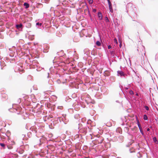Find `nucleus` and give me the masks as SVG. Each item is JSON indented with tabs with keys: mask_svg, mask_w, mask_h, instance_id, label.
I'll list each match as a JSON object with an SVG mask.
<instances>
[{
	"mask_svg": "<svg viewBox=\"0 0 158 158\" xmlns=\"http://www.w3.org/2000/svg\"><path fill=\"white\" fill-rule=\"evenodd\" d=\"M0 145L2 147H4L5 146V144L2 143H0Z\"/></svg>",
	"mask_w": 158,
	"mask_h": 158,
	"instance_id": "c85d7f7f",
	"label": "nucleus"
},
{
	"mask_svg": "<svg viewBox=\"0 0 158 158\" xmlns=\"http://www.w3.org/2000/svg\"><path fill=\"white\" fill-rule=\"evenodd\" d=\"M36 25H39L40 26H41V25H42V23H36Z\"/></svg>",
	"mask_w": 158,
	"mask_h": 158,
	"instance_id": "72a5a7b5",
	"label": "nucleus"
},
{
	"mask_svg": "<svg viewBox=\"0 0 158 158\" xmlns=\"http://www.w3.org/2000/svg\"><path fill=\"white\" fill-rule=\"evenodd\" d=\"M137 50L139 52V54L141 55L143 58V55H145V54L144 47L143 45H141L140 47L138 48Z\"/></svg>",
	"mask_w": 158,
	"mask_h": 158,
	"instance_id": "20e7f679",
	"label": "nucleus"
},
{
	"mask_svg": "<svg viewBox=\"0 0 158 158\" xmlns=\"http://www.w3.org/2000/svg\"><path fill=\"white\" fill-rule=\"evenodd\" d=\"M84 106H85L84 104ZM85 106H84V107H85Z\"/></svg>",
	"mask_w": 158,
	"mask_h": 158,
	"instance_id": "864d4df0",
	"label": "nucleus"
},
{
	"mask_svg": "<svg viewBox=\"0 0 158 158\" xmlns=\"http://www.w3.org/2000/svg\"><path fill=\"white\" fill-rule=\"evenodd\" d=\"M118 40L119 42L120 43V44L119 45V47L120 48H121V46H122V45L121 44V43L122 42V40Z\"/></svg>",
	"mask_w": 158,
	"mask_h": 158,
	"instance_id": "c756f323",
	"label": "nucleus"
},
{
	"mask_svg": "<svg viewBox=\"0 0 158 158\" xmlns=\"http://www.w3.org/2000/svg\"><path fill=\"white\" fill-rule=\"evenodd\" d=\"M82 7L84 9L85 8V7H84V4L83 5V6H82Z\"/></svg>",
	"mask_w": 158,
	"mask_h": 158,
	"instance_id": "c03bdc74",
	"label": "nucleus"
},
{
	"mask_svg": "<svg viewBox=\"0 0 158 158\" xmlns=\"http://www.w3.org/2000/svg\"><path fill=\"white\" fill-rule=\"evenodd\" d=\"M96 44L98 46H100L101 45V42L99 41L98 40L96 43Z\"/></svg>",
	"mask_w": 158,
	"mask_h": 158,
	"instance_id": "412c9836",
	"label": "nucleus"
},
{
	"mask_svg": "<svg viewBox=\"0 0 158 158\" xmlns=\"http://www.w3.org/2000/svg\"><path fill=\"white\" fill-rule=\"evenodd\" d=\"M78 133L80 135H85L86 134L88 130H89V127L87 125H83L81 123L78 124Z\"/></svg>",
	"mask_w": 158,
	"mask_h": 158,
	"instance_id": "f03ea898",
	"label": "nucleus"
},
{
	"mask_svg": "<svg viewBox=\"0 0 158 158\" xmlns=\"http://www.w3.org/2000/svg\"><path fill=\"white\" fill-rule=\"evenodd\" d=\"M117 75L118 76H120L121 77H122L124 75V73L122 71H117Z\"/></svg>",
	"mask_w": 158,
	"mask_h": 158,
	"instance_id": "1a4fd4ad",
	"label": "nucleus"
},
{
	"mask_svg": "<svg viewBox=\"0 0 158 158\" xmlns=\"http://www.w3.org/2000/svg\"><path fill=\"white\" fill-rule=\"evenodd\" d=\"M129 150L130 151V153H133V152H134V151H131L130 149Z\"/></svg>",
	"mask_w": 158,
	"mask_h": 158,
	"instance_id": "79ce46f5",
	"label": "nucleus"
},
{
	"mask_svg": "<svg viewBox=\"0 0 158 158\" xmlns=\"http://www.w3.org/2000/svg\"><path fill=\"white\" fill-rule=\"evenodd\" d=\"M110 81L111 82H113L115 81V78L114 77L111 76L110 77Z\"/></svg>",
	"mask_w": 158,
	"mask_h": 158,
	"instance_id": "4468645a",
	"label": "nucleus"
},
{
	"mask_svg": "<svg viewBox=\"0 0 158 158\" xmlns=\"http://www.w3.org/2000/svg\"><path fill=\"white\" fill-rule=\"evenodd\" d=\"M57 54L60 56H62L64 55V51L61 50L60 52H57Z\"/></svg>",
	"mask_w": 158,
	"mask_h": 158,
	"instance_id": "ddd939ff",
	"label": "nucleus"
},
{
	"mask_svg": "<svg viewBox=\"0 0 158 158\" xmlns=\"http://www.w3.org/2000/svg\"><path fill=\"white\" fill-rule=\"evenodd\" d=\"M144 107L146 109V110H147L148 111V110H149V108L148 107V106H144Z\"/></svg>",
	"mask_w": 158,
	"mask_h": 158,
	"instance_id": "cd10ccee",
	"label": "nucleus"
},
{
	"mask_svg": "<svg viewBox=\"0 0 158 158\" xmlns=\"http://www.w3.org/2000/svg\"><path fill=\"white\" fill-rule=\"evenodd\" d=\"M136 119L137 120V125L139 128V127H141V126L140 124L139 119L137 118H136Z\"/></svg>",
	"mask_w": 158,
	"mask_h": 158,
	"instance_id": "aec40b11",
	"label": "nucleus"
},
{
	"mask_svg": "<svg viewBox=\"0 0 158 158\" xmlns=\"http://www.w3.org/2000/svg\"><path fill=\"white\" fill-rule=\"evenodd\" d=\"M107 0V1H108V2H110V0Z\"/></svg>",
	"mask_w": 158,
	"mask_h": 158,
	"instance_id": "49530a36",
	"label": "nucleus"
},
{
	"mask_svg": "<svg viewBox=\"0 0 158 158\" xmlns=\"http://www.w3.org/2000/svg\"><path fill=\"white\" fill-rule=\"evenodd\" d=\"M147 131H150V129H149V128H148L147 129Z\"/></svg>",
	"mask_w": 158,
	"mask_h": 158,
	"instance_id": "a19ab883",
	"label": "nucleus"
},
{
	"mask_svg": "<svg viewBox=\"0 0 158 158\" xmlns=\"http://www.w3.org/2000/svg\"><path fill=\"white\" fill-rule=\"evenodd\" d=\"M123 141V136L120 135L118 137L117 139V141L119 143H121Z\"/></svg>",
	"mask_w": 158,
	"mask_h": 158,
	"instance_id": "6e6552de",
	"label": "nucleus"
},
{
	"mask_svg": "<svg viewBox=\"0 0 158 158\" xmlns=\"http://www.w3.org/2000/svg\"><path fill=\"white\" fill-rule=\"evenodd\" d=\"M56 82L58 84H60L61 83V81L60 79H58L56 81Z\"/></svg>",
	"mask_w": 158,
	"mask_h": 158,
	"instance_id": "2f4dec72",
	"label": "nucleus"
},
{
	"mask_svg": "<svg viewBox=\"0 0 158 158\" xmlns=\"http://www.w3.org/2000/svg\"><path fill=\"white\" fill-rule=\"evenodd\" d=\"M139 130H140V131L141 133V134H142V135H144V133L143 132V130H142V127H139Z\"/></svg>",
	"mask_w": 158,
	"mask_h": 158,
	"instance_id": "b1692460",
	"label": "nucleus"
},
{
	"mask_svg": "<svg viewBox=\"0 0 158 158\" xmlns=\"http://www.w3.org/2000/svg\"><path fill=\"white\" fill-rule=\"evenodd\" d=\"M104 140V138L102 136H100L98 137V139H97V141L99 143H101Z\"/></svg>",
	"mask_w": 158,
	"mask_h": 158,
	"instance_id": "9d476101",
	"label": "nucleus"
},
{
	"mask_svg": "<svg viewBox=\"0 0 158 158\" xmlns=\"http://www.w3.org/2000/svg\"><path fill=\"white\" fill-rule=\"evenodd\" d=\"M22 26V25L21 24H17L16 25V27L18 29L21 28Z\"/></svg>",
	"mask_w": 158,
	"mask_h": 158,
	"instance_id": "6ab92c4d",
	"label": "nucleus"
},
{
	"mask_svg": "<svg viewBox=\"0 0 158 158\" xmlns=\"http://www.w3.org/2000/svg\"><path fill=\"white\" fill-rule=\"evenodd\" d=\"M50 69V71H51V73L53 75L55 74L56 77H57L58 75L59 76V77L60 76V75L57 72L56 69H54L53 71H52V68Z\"/></svg>",
	"mask_w": 158,
	"mask_h": 158,
	"instance_id": "39448f33",
	"label": "nucleus"
},
{
	"mask_svg": "<svg viewBox=\"0 0 158 158\" xmlns=\"http://www.w3.org/2000/svg\"><path fill=\"white\" fill-rule=\"evenodd\" d=\"M48 78L49 77H51L49 75V73H48Z\"/></svg>",
	"mask_w": 158,
	"mask_h": 158,
	"instance_id": "37998d69",
	"label": "nucleus"
},
{
	"mask_svg": "<svg viewBox=\"0 0 158 158\" xmlns=\"http://www.w3.org/2000/svg\"><path fill=\"white\" fill-rule=\"evenodd\" d=\"M137 156L138 158H140L142 157V154L139 152L137 153Z\"/></svg>",
	"mask_w": 158,
	"mask_h": 158,
	"instance_id": "5701e85b",
	"label": "nucleus"
},
{
	"mask_svg": "<svg viewBox=\"0 0 158 158\" xmlns=\"http://www.w3.org/2000/svg\"><path fill=\"white\" fill-rule=\"evenodd\" d=\"M117 139H118V138L116 136H115L113 138V140L114 141H117Z\"/></svg>",
	"mask_w": 158,
	"mask_h": 158,
	"instance_id": "bb28decb",
	"label": "nucleus"
},
{
	"mask_svg": "<svg viewBox=\"0 0 158 158\" xmlns=\"http://www.w3.org/2000/svg\"><path fill=\"white\" fill-rule=\"evenodd\" d=\"M81 101H80L82 104H84L85 106H86V105H88L89 103H94L91 101L90 98V96L87 94L85 96H82L81 97Z\"/></svg>",
	"mask_w": 158,
	"mask_h": 158,
	"instance_id": "7ed1b4c3",
	"label": "nucleus"
},
{
	"mask_svg": "<svg viewBox=\"0 0 158 158\" xmlns=\"http://www.w3.org/2000/svg\"><path fill=\"white\" fill-rule=\"evenodd\" d=\"M62 121L63 122V123L65 124H66L68 121V119L66 118V115H63L62 117Z\"/></svg>",
	"mask_w": 158,
	"mask_h": 158,
	"instance_id": "423d86ee",
	"label": "nucleus"
},
{
	"mask_svg": "<svg viewBox=\"0 0 158 158\" xmlns=\"http://www.w3.org/2000/svg\"><path fill=\"white\" fill-rule=\"evenodd\" d=\"M89 4H92L93 3V0H88Z\"/></svg>",
	"mask_w": 158,
	"mask_h": 158,
	"instance_id": "7c9ffc66",
	"label": "nucleus"
},
{
	"mask_svg": "<svg viewBox=\"0 0 158 158\" xmlns=\"http://www.w3.org/2000/svg\"><path fill=\"white\" fill-rule=\"evenodd\" d=\"M155 60L156 61L158 60V54H157L156 55Z\"/></svg>",
	"mask_w": 158,
	"mask_h": 158,
	"instance_id": "393cba45",
	"label": "nucleus"
},
{
	"mask_svg": "<svg viewBox=\"0 0 158 158\" xmlns=\"http://www.w3.org/2000/svg\"><path fill=\"white\" fill-rule=\"evenodd\" d=\"M24 135H22L23 136Z\"/></svg>",
	"mask_w": 158,
	"mask_h": 158,
	"instance_id": "8fccbe9b",
	"label": "nucleus"
},
{
	"mask_svg": "<svg viewBox=\"0 0 158 158\" xmlns=\"http://www.w3.org/2000/svg\"><path fill=\"white\" fill-rule=\"evenodd\" d=\"M23 5L24 6H25L26 9L28 8L29 6V4L27 3H24Z\"/></svg>",
	"mask_w": 158,
	"mask_h": 158,
	"instance_id": "a211bd4d",
	"label": "nucleus"
},
{
	"mask_svg": "<svg viewBox=\"0 0 158 158\" xmlns=\"http://www.w3.org/2000/svg\"><path fill=\"white\" fill-rule=\"evenodd\" d=\"M100 40L101 41V42H102V40Z\"/></svg>",
	"mask_w": 158,
	"mask_h": 158,
	"instance_id": "603ef678",
	"label": "nucleus"
},
{
	"mask_svg": "<svg viewBox=\"0 0 158 158\" xmlns=\"http://www.w3.org/2000/svg\"><path fill=\"white\" fill-rule=\"evenodd\" d=\"M143 118L145 120L148 119L147 116L146 114H145L143 115Z\"/></svg>",
	"mask_w": 158,
	"mask_h": 158,
	"instance_id": "4be33fe9",
	"label": "nucleus"
},
{
	"mask_svg": "<svg viewBox=\"0 0 158 158\" xmlns=\"http://www.w3.org/2000/svg\"><path fill=\"white\" fill-rule=\"evenodd\" d=\"M48 52V50L44 49V50H43V52H44L46 53V52Z\"/></svg>",
	"mask_w": 158,
	"mask_h": 158,
	"instance_id": "c9c22d12",
	"label": "nucleus"
},
{
	"mask_svg": "<svg viewBox=\"0 0 158 158\" xmlns=\"http://www.w3.org/2000/svg\"><path fill=\"white\" fill-rule=\"evenodd\" d=\"M104 75L107 76H109L110 75V73L107 71H105L104 72Z\"/></svg>",
	"mask_w": 158,
	"mask_h": 158,
	"instance_id": "2eb2a0df",
	"label": "nucleus"
},
{
	"mask_svg": "<svg viewBox=\"0 0 158 158\" xmlns=\"http://www.w3.org/2000/svg\"><path fill=\"white\" fill-rule=\"evenodd\" d=\"M84 7H85V8L84 9L85 12L89 14V8L86 3L84 4Z\"/></svg>",
	"mask_w": 158,
	"mask_h": 158,
	"instance_id": "0eeeda50",
	"label": "nucleus"
},
{
	"mask_svg": "<svg viewBox=\"0 0 158 158\" xmlns=\"http://www.w3.org/2000/svg\"><path fill=\"white\" fill-rule=\"evenodd\" d=\"M111 48H112V47H111V46L110 45H109L108 46V49H110Z\"/></svg>",
	"mask_w": 158,
	"mask_h": 158,
	"instance_id": "e433bc0d",
	"label": "nucleus"
},
{
	"mask_svg": "<svg viewBox=\"0 0 158 158\" xmlns=\"http://www.w3.org/2000/svg\"><path fill=\"white\" fill-rule=\"evenodd\" d=\"M129 93L131 95H133L134 94L133 91L131 90L129 91Z\"/></svg>",
	"mask_w": 158,
	"mask_h": 158,
	"instance_id": "a878e982",
	"label": "nucleus"
},
{
	"mask_svg": "<svg viewBox=\"0 0 158 158\" xmlns=\"http://www.w3.org/2000/svg\"><path fill=\"white\" fill-rule=\"evenodd\" d=\"M105 20L107 22H108L109 21V19L107 17H105Z\"/></svg>",
	"mask_w": 158,
	"mask_h": 158,
	"instance_id": "f704fd0d",
	"label": "nucleus"
},
{
	"mask_svg": "<svg viewBox=\"0 0 158 158\" xmlns=\"http://www.w3.org/2000/svg\"><path fill=\"white\" fill-rule=\"evenodd\" d=\"M84 52H85V50H84Z\"/></svg>",
	"mask_w": 158,
	"mask_h": 158,
	"instance_id": "3c124183",
	"label": "nucleus"
},
{
	"mask_svg": "<svg viewBox=\"0 0 158 158\" xmlns=\"http://www.w3.org/2000/svg\"><path fill=\"white\" fill-rule=\"evenodd\" d=\"M114 40H116V38H115V39H114Z\"/></svg>",
	"mask_w": 158,
	"mask_h": 158,
	"instance_id": "09e8293b",
	"label": "nucleus"
},
{
	"mask_svg": "<svg viewBox=\"0 0 158 158\" xmlns=\"http://www.w3.org/2000/svg\"><path fill=\"white\" fill-rule=\"evenodd\" d=\"M129 87H126L125 88V90L126 91L128 89Z\"/></svg>",
	"mask_w": 158,
	"mask_h": 158,
	"instance_id": "4c0bfd02",
	"label": "nucleus"
},
{
	"mask_svg": "<svg viewBox=\"0 0 158 158\" xmlns=\"http://www.w3.org/2000/svg\"><path fill=\"white\" fill-rule=\"evenodd\" d=\"M153 141L155 143H158V141L157 139L156 138V137H154L153 138Z\"/></svg>",
	"mask_w": 158,
	"mask_h": 158,
	"instance_id": "dca6fc26",
	"label": "nucleus"
},
{
	"mask_svg": "<svg viewBox=\"0 0 158 158\" xmlns=\"http://www.w3.org/2000/svg\"><path fill=\"white\" fill-rule=\"evenodd\" d=\"M93 11V12H95L96 11V10L95 9H94Z\"/></svg>",
	"mask_w": 158,
	"mask_h": 158,
	"instance_id": "ea45409f",
	"label": "nucleus"
},
{
	"mask_svg": "<svg viewBox=\"0 0 158 158\" xmlns=\"http://www.w3.org/2000/svg\"><path fill=\"white\" fill-rule=\"evenodd\" d=\"M108 4H109V9L110 10V12H113V9L112 6V4L111 2H108Z\"/></svg>",
	"mask_w": 158,
	"mask_h": 158,
	"instance_id": "9b49d317",
	"label": "nucleus"
},
{
	"mask_svg": "<svg viewBox=\"0 0 158 158\" xmlns=\"http://www.w3.org/2000/svg\"><path fill=\"white\" fill-rule=\"evenodd\" d=\"M98 16L99 18L100 19H102V15L101 13L100 12H98Z\"/></svg>",
	"mask_w": 158,
	"mask_h": 158,
	"instance_id": "f3484780",
	"label": "nucleus"
},
{
	"mask_svg": "<svg viewBox=\"0 0 158 158\" xmlns=\"http://www.w3.org/2000/svg\"><path fill=\"white\" fill-rule=\"evenodd\" d=\"M127 76V74L124 73V75L123 76V77H124V78H126Z\"/></svg>",
	"mask_w": 158,
	"mask_h": 158,
	"instance_id": "473e14b6",
	"label": "nucleus"
},
{
	"mask_svg": "<svg viewBox=\"0 0 158 158\" xmlns=\"http://www.w3.org/2000/svg\"><path fill=\"white\" fill-rule=\"evenodd\" d=\"M17 103L16 105L13 104L12 105V108L9 109V110L11 112H13L16 113L18 114H19L21 112L23 108L19 105H17V104L20 103L21 102L20 98H19L17 101Z\"/></svg>",
	"mask_w": 158,
	"mask_h": 158,
	"instance_id": "f257e3e1",
	"label": "nucleus"
},
{
	"mask_svg": "<svg viewBox=\"0 0 158 158\" xmlns=\"http://www.w3.org/2000/svg\"><path fill=\"white\" fill-rule=\"evenodd\" d=\"M62 117H60L56 118H55V120H56L58 123L59 122H62Z\"/></svg>",
	"mask_w": 158,
	"mask_h": 158,
	"instance_id": "f8f14e48",
	"label": "nucleus"
},
{
	"mask_svg": "<svg viewBox=\"0 0 158 158\" xmlns=\"http://www.w3.org/2000/svg\"><path fill=\"white\" fill-rule=\"evenodd\" d=\"M136 95L137 96H138L139 95V94L138 93H136Z\"/></svg>",
	"mask_w": 158,
	"mask_h": 158,
	"instance_id": "a18cd8bd",
	"label": "nucleus"
},
{
	"mask_svg": "<svg viewBox=\"0 0 158 158\" xmlns=\"http://www.w3.org/2000/svg\"><path fill=\"white\" fill-rule=\"evenodd\" d=\"M121 87H122V86H120V87L121 88V90H122V89H121Z\"/></svg>",
	"mask_w": 158,
	"mask_h": 158,
	"instance_id": "de8ad7c7",
	"label": "nucleus"
},
{
	"mask_svg": "<svg viewBox=\"0 0 158 158\" xmlns=\"http://www.w3.org/2000/svg\"><path fill=\"white\" fill-rule=\"evenodd\" d=\"M114 43H115L116 44H118V40H114Z\"/></svg>",
	"mask_w": 158,
	"mask_h": 158,
	"instance_id": "58836bf2",
	"label": "nucleus"
}]
</instances>
